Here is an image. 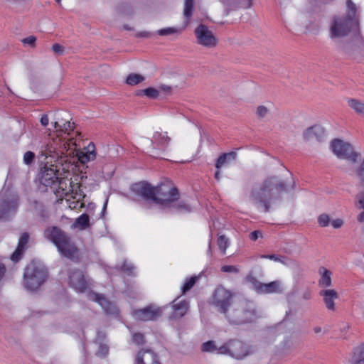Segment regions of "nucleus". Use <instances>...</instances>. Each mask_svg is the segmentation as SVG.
<instances>
[{"instance_id":"obj_1","label":"nucleus","mask_w":364,"mask_h":364,"mask_svg":"<svg viewBox=\"0 0 364 364\" xmlns=\"http://www.w3.org/2000/svg\"><path fill=\"white\" fill-rule=\"evenodd\" d=\"M294 188V183L291 178L286 181L272 183V180L268 179L263 182L259 191H254L252 193L253 203L263 211L268 212L270 209L269 196L272 193L281 195L289 192Z\"/></svg>"},{"instance_id":"obj_34","label":"nucleus","mask_w":364,"mask_h":364,"mask_svg":"<svg viewBox=\"0 0 364 364\" xmlns=\"http://www.w3.org/2000/svg\"><path fill=\"white\" fill-rule=\"evenodd\" d=\"M353 174H355L359 180L360 186L364 188V160L359 166L355 168Z\"/></svg>"},{"instance_id":"obj_56","label":"nucleus","mask_w":364,"mask_h":364,"mask_svg":"<svg viewBox=\"0 0 364 364\" xmlns=\"http://www.w3.org/2000/svg\"><path fill=\"white\" fill-rule=\"evenodd\" d=\"M220 173L219 169H217V171L215 173V178L216 180H219L220 179Z\"/></svg>"},{"instance_id":"obj_44","label":"nucleus","mask_w":364,"mask_h":364,"mask_svg":"<svg viewBox=\"0 0 364 364\" xmlns=\"http://www.w3.org/2000/svg\"><path fill=\"white\" fill-rule=\"evenodd\" d=\"M132 341L137 345L143 344L144 343V336L141 333H134L132 336Z\"/></svg>"},{"instance_id":"obj_54","label":"nucleus","mask_w":364,"mask_h":364,"mask_svg":"<svg viewBox=\"0 0 364 364\" xmlns=\"http://www.w3.org/2000/svg\"><path fill=\"white\" fill-rule=\"evenodd\" d=\"M262 258H268L269 259H273L274 261H279V259L274 255H262Z\"/></svg>"},{"instance_id":"obj_4","label":"nucleus","mask_w":364,"mask_h":364,"mask_svg":"<svg viewBox=\"0 0 364 364\" xmlns=\"http://www.w3.org/2000/svg\"><path fill=\"white\" fill-rule=\"evenodd\" d=\"M48 279L46 269L36 262L29 263L23 273V284L29 291L38 290Z\"/></svg>"},{"instance_id":"obj_12","label":"nucleus","mask_w":364,"mask_h":364,"mask_svg":"<svg viewBox=\"0 0 364 364\" xmlns=\"http://www.w3.org/2000/svg\"><path fill=\"white\" fill-rule=\"evenodd\" d=\"M193 11V0H185L183 8V16L185 20L181 26V29L173 27H168L159 29L157 33L159 36H168L179 32L181 30L185 29L191 23V16Z\"/></svg>"},{"instance_id":"obj_38","label":"nucleus","mask_w":364,"mask_h":364,"mask_svg":"<svg viewBox=\"0 0 364 364\" xmlns=\"http://www.w3.org/2000/svg\"><path fill=\"white\" fill-rule=\"evenodd\" d=\"M217 347L213 341H208L202 344L201 350L204 353H210L216 350Z\"/></svg>"},{"instance_id":"obj_20","label":"nucleus","mask_w":364,"mask_h":364,"mask_svg":"<svg viewBox=\"0 0 364 364\" xmlns=\"http://www.w3.org/2000/svg\"><path fill=\"white\" fill-rule=\"evenodd\" d=\"M77 156L82 164H86L94 160L96 157L95 145L90 144L85 149L77 152Z\"/></svg>"},{"instance_id":"obj_40","label":"nucleus","mask_w":364,"mask_h":364,"mask_svg":"<svg viewBox=\"0 0 364 364\" xmlns=\"http://www.w3.org/2000/svg\"><path fill=\"white\" fill-rule=\"evenodd\" d=\"M25 250L16 247L15 251L12 253L10 258L14 262H18L21 259V257Z\"/></svg>"},{"instance_id":"obj_24","label":"nucleus","mask_w":364,"mask_h":364,"mask_svg":"<svg viewBox=\"0 0 364 364\" xmlns=\"http://www.w3.org/2000/svg\"><path fill=\"white\" fill-rule=\"evenodd\" d=\"M351 364H364V342L353 348Z\"/></svg>"},{"instance_id":"obj_29","label":"nucleus","mask_w":364,"mask_h":364,"mask_svg":"<svg viewBox=\"0 0 364 364\" xmlns=\"http://www.w3.org/2000/svg\"><path fill=\"white\" fill-rule=\"evenodd\" d=\"M199 276H192L186 279L181 287V294L184 295L187 291L191 290L199 279Z\"/></svg>"},{"instance_id":"obj_45","label":"nucleus","mask_w":364,"mask_h":364,"mask_svg":"<svg viewBox=\"0 0 364 364\" xmlns=\"http://www.w3.org/2000/svg\"><path fill=\"white\" fill-rule=\"evenodd\" d=\"M144 93L149 97H152V98H156L158 96H159V91L154 88H151V87H149V88H146L144 90Z\"/></svg>"},{"instance_id":"obj_15","label":"nucleus","mask_w":364,"mask_h":364,"mask_svg":"<svg viewBox=\"0 0 364 364\" xmlns=\"http://www.w3.org/2000/svg\"><path fill=\"white\" fill-rule=\"evenodd\" d=\"M230 345L231 356L235 359H243L252 353L250 348L242 341L230 339Z\"/></svg>"},{"instance_id":"obj_23","label":"nucleus","mask_w":364,"mask_h":364,"mask_svg":"<svg viewBox=\"0 0 364 364\" xmlns=\"http://www.w3.org/2000/svg\"><path fill=\"white\" fill-rule=\"evenodd\" d=\"M345 14L343 18H360L358 7L352 0H346Z\"/></svg>"},{"instance_id":"obj_50","label":"nucleus","mask_w":364,"mask_h":364,"mask_svg":"<svg viewBox=\"0 0 364 364\" xmlns=\"http://www.w3.org/2000/svg\"><path fill=\"white\" fill-rule=\"evenodd\" d=\"M268 112V109L264 106H259L257 107V113L259 117H264Z\"/></svg>"},{"instance_id":"obj_9","label":"nucleus","mask_w":364,"mask_h":364,"mask_svg":"<svg viewBox=\"0 0 364 364\" xmlns=\"http://www.w3.org/2000/svg\"><path fill=\"white\" fill-rule=\"evenodd\" d=\"M360 158V154L348 142H343V171L353 175L355 168Z\"/></svg>"},{"instance_id":"obj_10","label":"nucleus","mask_w":364,"mask_h":364,"mask_svg":"<svg viewBox=\"0 0 364 364\" xmlns=\"http://www.w3.org/2000/svg\"><path fill=\"white\" fill-rule=\"evenodd\" d=\"M194 33L197 43L202 46L213 48L218 43V39L215 35L204 24L198 25L196 28Z\"/></svg>"},{"instance_id":"obj_16","label":"nucleus","mask_w":364,"mask_h":364,"mask_svg":"<svg viewBox=\"0 0 364 364\" xmlns=\"http://www.w3.org/2000/svg\"><path fill=\"white\" fill-rule=\"evenodd\" d=\"M135 364H161L157 354L150 349H142L137 353Z\"/></svg>"},{"instance_id":"obj_21","label":"nucleus","mask_w":364,"mask_h":364,"mask_svg":"<svg viewBox=\"0 0 364 364\" xmlns=\"http://www.w3.org/2000/svg\"><path fill=\"white\" fill-rule=\"evenodd\" d=\"M320 279L318 282V285L320 288L325 289L331 284V272L326 268L321 267L318 269Z\"/></svg>"},{"instance_id":"obj_53","label":"nucleus","mask_w":364,"mask_h":364,"mask_svg":"<svg viewBox=\"0 0 364 364\" xmlns=\"http://www.w3.org/2000/svg\"><path fill=\"white\" fill-rule=\"evenodd\" d=\"M6 273V267L3 264H0V279L3 278Z\"/></svg>"},{"instance_id":"obj_46","label":"nucleus","mask_w":364,"mask_h":364,"mask_svg":"<svg viewBox=\"0 0 364 364\" xmlns=\"http://www.w3.org/2000/svg\"><path fill=\"white\" fill-rule=\"evenodd\" d=\"M221 271L227 273H237L238 268L233 265H224L221 267Z\"/></svg>"},{"instance_id":"obj_18","label":"nucleus","mask_w":364,"mask_h":364,"mask_svg":"<svg viewBox=\"0 0 364 364\" xmlns=\"http://www.w3.org/2000/svg\"><path fill=\"white\" fill-rule=\"evenodd\" d=\"M136 192L144 198L154 201L156 200V186H153L146 182H141L137 185Z\"/></svg>"},{"instance_id":"obj_26","label":"nucleus","mask_w":364,"mask_h":364,"mask_svg":"<svg viewBox=\"0 0 364 364\" xmlns=\"http://www.w3.org/2000/svg\"><path fill=\"white\" fill-rule=\"evenodd\" d=\"M330 35L331 38H338L341 35V19L339 17L334 18L330 26Z\"/></svg>"},{"instance_id":"obj_52","label":"nucleus","mask_w":364,"mask_h":364,"mask_svg":"<svg viewBox=\"0 0 364 364\" xmlns=\"http://www.w3.org/2000/svg\"><path fill=\"white\" fill-rule=\"evenodd\" d=\"M41 123L43 126L46 127L49 123V119L47 114H43L41 118Z\"/></svg>"},{"instance_id":"obj_6","label":"nucleus","mask_w":364,"mask_h":364,"mask_svg":"<svg viewBox=\"0 0 364 364\" xmlns=\"http://www.w3.org/2000/svg\"><path fill=\"white\" fill-rule=\"evenodd\" d=\"M53 128L54 135L59 138V141H64V149L68 150L70 144L75 145L73 139L70 137L75 129L74 122H70L68 118H60L54 122Z\"/></svg>"},{"instance_id":"obj_25","label":"nucleus","mask_w":364,"mask_h":364,"mask_svg":"<svg viewBox=\"0 0 364 364\" xmlns=\"http://www.w3.org/2000/svg\"><path fill=\"white\" fill-rule=\"evenodd\" d=\"M236 156L237 154L235 151L223 154L218 157L216 161V168L220 169L223 168L225 164L228 163L229 161H234L236 159Z\"/></svg>"},{"instance_id":"obj_58","label":"nucleus","mask_w":364,"mask_h":364,"mask_svg":"<svg viewBox=\"0 0 364 364\" xmlns=\"http://www.w3.org/2000/svg\"><path fill=\"white\" fill-rule=\"evenodd\" d=\"M124 28L127 29V30H129V31L133 29L132 27H128L127 26H124Z\"/></svg>"},{"instance_id":"obj_60","label":"nucleus","mask_w":364,"mask_h":364,"mask_svg":"<svg viewBox=\"0 0 364 364\" xmlns=\"http://www.w3.org/2000/svg\"><path fill=\"white\" fill-rule=\"evenodd\" d=\"M58 3H60L61 0H55Z\"/></svg>"},{"instance_id":"obj_49","label":"nucleus","mask_w":364,"mask_h":364,"mask_svg":"<svg viewBox=\"0 0 364 364\" xmlns=\"http://www.w3.org/2000/svg\"><path fill=\"white\" fill-rule=\"evenodd\" d=\"M156 139L161 144L168 143L171 140L170 137L166 134H158Z\"/></svg>"},{"instance_id":"obj_22","label":"nucleus","mask_w":364,"mask_h":364,"mask_svg":"<svg viewBox=\"0 0 364 364\" xmlns=\"http://www.w3.org/2000/svg\"><path fill=\"white\" fill-rule=\"evenodd\" d=\"M257 291L260 294L276 293L279 289V282L277 281L271 282L267 284L260 283L256 287Z\"/></svg>"},{"instance_id":"obj_42","label":"nucleus","mask_w":364,"mask_h":364,"mask_svg":"<svg viewBox=\"0 0 364 364\" xmlns=\"http://www.w3.org/2000/svg\"><path fill=\"white\" fill-rule=\"evenodd\" d=\"M35 159V154L31 151H26L23 155V161L26 164H31Z\"/></svg>"},{"instance_id":"obj_57","label":"nucleus","mask_w":364,"mask_h":364,"mask_svg":"<svg viewBox=\"0 0 364 364\" xmlns=\"http://www.w3.org/2000/svg\"><path fill=\"white\" fill-rule=\"evenodd\" d=\"M223 3L225 4L227 6H229L231 4V0H220Z\"/></svg>"},{"instance_id":"obj_7","label":"nucleus","mask_w":364,"mask_h":364,"mask_svg":"<svg viewBox=\"0 0 364 364\" xmlns=\"http://www.w3.org/2000/svg\"><path fill=\"white\" fill-rule=\"evenodd\" d=\"M235 293L223 285H219L213 291L210 304L223 314L227 313L232 303Z\"/></svg>"},{"instance_id":"obj_35","label":"nucleus","mask_w":364,"mask_h":364,"mask_svg":"<svg viewBox=\"0 0 364 364\" xmlns=\"http://www.w3.org/2000/svg\"><path fill=\"white\" fill-rule=\"evenodd\" d=\"M358 199V204L357 207L359 209H363V212H361L359 215L358 216V220L360 222L364 221V193H361L358 195L357 196Z\"/></svg>"},{"instance_id":"obj_8","label":"nucleus","mask_w":364,"mask_h":364,"mask_svg":"<svg viewBox=\"0 0 364 364\" xmlns=\"http://www.w3.org/2000/svg\"><path fill=\"white\" fill-rule=\"evenodd\" d=\"M178 198V191L171 181H165L156 186V203L168 205L176 201Z\"/></svg>"},{"instance_id":"obj_30","label":"nucleus","mask_w":364,"mask_h":364,"mask_svg":"<svg viewBox=\"0 0 364 364\" xmlns=\"http://www.w3.org/2000/svg\"><path fill=\"white\" fill-rule=\"evenodd\" d=\"M321 133V129L320 128L311 127L304 132V136L306 140L318 139Z\"/></svg>"},{"instance_id":"obj_11","label":"nucleus","mask_w":364,"mask_h":364,"mask_svg":"<svg viewBox=\"0 0 364 364\" xmlns=\"http://www.w3.org/2000/svg\"><path fill=\"white\" fill-rule=\"evenodd\" d=\"M161 309L154 304L133 311L132 316L138 321H153L161 316Z\"/></svg>"},{"instance_id":"obj_48","label":"nucleus","mask_w":364,"mask_h":364,"mask_svg":"<svg viewBox=\"0 0 364 364\" xmlns=\"http://www.w3.org/2000/svg\"><path fill=\"white\" fill-rule=\"evenodd\" d=\"M249 237L252 241H255L259 237H262V233L259 230H255V231L250 232Z\"/></svg>"},{"instance_id":"obj_28","label":"nucleus","mask_w":364,"mask_h":364,"mask_svg":"<svg viewBox=\"0 0 364 364\" xmlns=\"http://www.w3.org/2000/svg\"><path fill=\"white\" fill-rule=\"evenodd\" d=\"M90 217L87 214L84 213L79 216L73 224L75 228L83 230L90 227Z\"/></svg>"},{"instance_id":"obj_19","label":"nucleus","mask_w":364,"mask_h":364,"mask_svg":"<svg viewBox=\"0 0 364 364\" xmlns=\"http://www.w3.org/2000/svg\"><path fill=\"white\" fill-rule=\"evenodd\" d=\"M320 295L323 297L327 309L333 311L335 309L334 300L338 299V293L334 289H323L320 291Z\"/></svg>"},{"instance_id":"obj_37","label":"nucleus","mask_w":364,"mask_h":364,"mask_svg":"<svg viewBox=\"0 0 364 364\" xmlns=\"http://www.w3.org/2000/svg\"><path fill=\"white\" fill-rule=\"evenodd\" d=\"M29 242V235L27 232H23L19 237L17 247L26 250Z\"/></svg>"},{"instance_id":"obj_36","label":"nucleus","mask_w":364,"mask_h":364,"mask_svg":"<svg viewBox=\"0 0 364 364\" xmlns=\"http://www.w3.org/2000/svg\"><path fill=\"white\" fill-rule=\"evenodd\" d=\"M218 245L223 253H225L228 247V239L225 235H221L218 238Z\"/></svg>"},{"instance_id":"obj_43","label":"nucleus","mask_w":364,"mask_h":364,"mask_svg":"<svg viewBox=\"0 0 364 364\" xmlns=\"http://www.w3.org/2000/svg\"><path fill=\"white\" fill-rule=\"evenodd\" d=\"M21 42L24 45H29L32 48L36 47V38L33 36H30L21 40Z\"/></svg>"},{"instance_id":"obj_13","label":"nucleus","mask_w":364,"mask_h":364,"mask_svg":"<svg viewBox=\"0 0 364 364\" xmlns=\"http://www.w3.org/2000/svg\"><path fill=\"white\" fill-rule=\"evenodd\" d=\"M61 173L56 168V166L51 165L50 167H44L40 175V182L46 187H52L58 182Z\"/></svg>"},{"instance_id":"obj_41","label":"nucleus","mask_w":364,"mask_h":364,"mask_svg":"<svg viewBox=\"0 0 364 364\" xmlns=\"http://www.w3.org/2000/svg\"><path fill=\"white\" fill-rule=\"evenodd\" d=\"M331 218L327 214H321L318 218V223L321 227H326L329 225Z\"/></svg>"},{"instance_id":"obj_3","label":"nucleus","mask_w":364,"mask_h":364,"mask_svg":"<svg viewBox=\"0 0 364 364\" xmlns=\"http://www.w3.org/2000/svg\"><path fill=\"white\" fill-rule=\"evenodd\" d=\"M343 43L346 47L352 44L356 50L364 49L360 18H343Z\"/></svg>"},{"instance_id":"obj_59","label":"nucleus","mask_w":364,"mask_h":364,"mask_svg":"<svg viewBox=\"0 0 364 364\" xmlns=\"http://www.w3.org/2000/svg\"><path fill=\"white\" fill-rule=\"evenodd\" d=\"M315 331H316V333H318V332H320V331H321V328H315Z\"/></svg>"},{"instance_id":"obj_33","label":"nucleus","mask_w":364,"mask_h":364,"mask_svg":"<svg viewBox=\"0 0 364 364\" xmlns=\"http://www.w3.org/2000/svg\"><path fill=\"white\" fill-rule=\"evenodd\" d=\"M332 152L338 157L341 156V140L336 139L330 144Z\"/></svg>"},{"instance_id":"obj_5","label":"nucleus","mask_w":364,"mask_h":364,"mask_svg":"<svg viewBox=\"0 0 364 364\" xmlns=\"http://www.w3.org/2000/svg\"><path fill=\"white\" fill-rule=\"evenodd\" d=\"M58 188L55 190V194L58 201L65 199L67 201L71 199L75 200L77 204L84 197L80 189V184L73 183L68 176H60L58 181Z\"/></svg>"},{"instance_id":"obj_32","label":"nucleus","mask_w":364,"mask_h":364,"mask_svg":"<svg viewBox=\"0 0 364 364\" xmlns=\"http://www.w3.org/2000/svg\"><path fill=\"white\" fill-rule=\"evenodd\" d=\"M93 300L104 309L108 308L111 305L110 301L102 294H94Z\"/></svg>"},{"instance_id":"obj_51","label":"nucleus","mask_w":364,"mask_h":364,"mask_svg":"<svg viewBox=\"0 0 364 364\" xmlns=\"http://www.w3.org/2000/svg\"><path fill=\"white\" fill-rule=\"evenodd\" d=\"M330 222L334 228H339L341 226V220L340 219L332 220Z\"/></svg>"},{"instance_id":"obj_31","label":"nucleus","mask_w":364,"mask_h":364,"mask_svg":"<svg viewBox=\"0 0 364 364\" xmlns=\"http://www.w3.org/2000/svg\"><path fill=\"white\" fill-rule=\"evenodd\" d=\"M144 77L141 75L136 73H131L127 76L126 79V83L129 85L133 86L138 85L139 83L144 81Z\"/></svg>"},{"instance_id":"obj_27","label":"nucleus","mask_w":364,"mask_h":364,"mask_svg":"<svg viewBox=\"0 0 364 364\" xmlns=\"http://www.w3.org/2000/svg\"><path fill=\"white\" fill-rule=\"evenodd\" d=\"M348 106L358 114L364 117V102L357 99H348Z\"/></svg>"},{"instance_id":"obj_17","label":"nucleus","mask_w":364,"mask_h":364,"mask_svg":"<svg viewBox=\"0 0 364 364\" xmlns=\"http://www.w3.org/2000/svg\"><path fill=\"white\" fill-rule=\"evenodd\" d=\"M188 308V302L186 300L175 299L171 305V318L173 319L182 318L187 314Z\"/></svg>"},{"instance_id":"obj_47","label":"nucleus","mask_w":364,"mask_h":364,"mask_svg":"<svg viewBox=\"0 0 364 364\" xmlns=\"http://www.w3.org/2000/svg\"><path fill=\"white\" fill-rule=\"evenodd\" d=\"M52 50L55 53L63 54L65 51V48L59 43H54L52 46Z\"/></svg>"},{"instance_id":"obj_39","label":"nucleus","mask_w":364,"mask_h":364,"mask_svg":"<svg viewBox=\"0 0 364 364\" xmlns=\"http://www.w3.org/2000/svg\"><path fill=\"white\" fill-rule=\"evenodd\" d=\"M216 351L219 354H228L231 355V350H230V340L225 343L223 346L217 348Z\"/></svg>"},{"instance_id":"obj_55","label":"nucleus","mask_w":364,"mask_h":364,"mask_svg":"<svg viewBox=\"0 0 364 364\" xmlns=\"http://www.w3.org/2000/svg\"><path fill=\"white\" fill-rule=\"evenodd\" d=\"M177 208L179 210H188V207L185 203L178 205L177 206Z\"/></svg>"},{"instance_id":"obj_2","label":"nucleus","mask_w":364,"mask_h":364,"mask_svg":"<svg viewBox=\"0 0 364 364\" xmlns=\"http://www.w3.org/2000/svg\"><path fill=\"white\" fill-rule=\"evenodd\" d=\"M45 235L55 245L62 256L75 262L80 261V249L66 232L56 226H53L46 230Z\"/></svg>"},{"instance_id":"obj_61","label":"nucleus","mask_w":364,"mask_h":364,"mask_svg":"<svg viewBox=\"0 0 364 364\" xmlns=\"http://www.w3.org/2000/svg\"><path fill=\"white\" fill-rule=\"evenodd\" d=\"M285 0H281V1H284Z\"/></svg>"},{"instance_id":"obj_14","label":"nucleus","mask_w":364,"mask_h":364,"mask_svg":"<svg viewBox=\"0 0 364 364\" xmlns=\"http://www.w3.org/2000/svg\"><path fill=\"white\" fill-rule=\"evenodd\" d=\"M69 284L79 292H84L88 288V283L83 272L79 269L71 271L68 274Z\"/></svg>"}]
</instances>
